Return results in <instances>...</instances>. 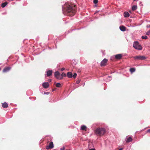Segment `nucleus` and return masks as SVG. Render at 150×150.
Instances as JSON below:
<instances>
[{"label":"nucleus","mask_w":150,"mask_h":150,"mask_svg":"<svg viewBox=\"0 0 150 150\" xmlns=\"http://www.w3.org/2000/svg\"><path fill=\"white\" fill-rule=\"evenodd\" d=\"M63 13L67 15L72 16H74L76 12V6L70 3H66L62 6Z\"/></svg>","instance_id":"nucleus-1"},{"label":"nucleus","mask_w":150,"mask_h":150,"mask_svg":"<svg viewBox=\"0 0 150 150\" xmlns=\"http://www.w3.org/2000/svg\"><path fill=\"white\" fill-rule=\"evenodd\" d=\"M105 133V130L104 128H97L95 131V133L98 136H102Z\"/></svg>","instance_id":"nucleus-2"},{"label":"nucleus","mask_w":150,"mask_h":150,"mask_svg":"<svg viewBox=\"0 0 150 150\" xmlns=\"http://www.w3.org/2000/svg\"><path fill=\"white\" fill-rule=\"evenodd\" d=\"M133 47L136 49L141 50L142 47L138 42H135L133 45Z\"/></svg>","instance_id":"nucleus-3"},{"label":"nucleus","mask_w":150,"mask_h":150,"mask_svg":"<svg viewBox=\"0 0 150 150\" xmlns=\"http://www.w3.org/2000/svg\"><path fill=\"white\" fill-rule=\"evenodd\" d=\"M134 58L135 59L143 60L146 59V57L144 56H137L134 57Z\"/></svg>","instance_id":"nucleus-4"},{"label":"nucleus","mask_w":150,"mask_h":150,"mask_svg":"<svg viewBox=\"0 0 150 150\" xmlns=\"http://www.w3.org/2000/svg\"><path fill=\"white\" fill-rule=\"evenodd\" d=\"M108 59H104L101 62L100 66L101 67L105 66L106 65V63L108 62Z\"/></svg>","instance_id":"nucleus-5"},{"label":"nucleus","mask_w":150,"mask_h":150,"mask_svg":"<svg viewBox=\"0 0 150 150\" xmlns=\"http://www.w3.org/2000/svg\"><path fill=\"white\" fill-rule=\"evenodd\" d=\"M54 147V144L52 142H51L49 143V145L47 146H46V149H51Z\"/></svg>","instance_id":"nucleus-6"},{"label":"nucleus","mask_w":150,"mask_h":150,"mask_svg":"<svg viewBox=\"0 0 150 150\" xmlns=\"http://www.w3.org/2000/svg\"><path fill=\"white\" fill-rule=\"evenodd\" d=\"M11 67H5L3 70V72L6 73L9 71L11 69Z\"/></svg>","instance_id":"nucleus-7"},{"label":"nucleus","mask_w":150,"mask_h":150,"mask_svg":"<svg viewBox=\"0 0 150 150\" xmlns=\"http://www.w3.org/2000/svg\"><path fill=\"white\" fill-rule=\"evenodd\" d=\"M125 141L127 143H129L132 141V139L131 137L127 136L126 138Z\"/></svg>","instance_id":"nucleus-8"},{"label":"nucleus","mask_w":150,"mask_h":150,"mask_svg":"<svg viewBox=\"0 0 150 150\" xmlns=\"http://www.w3.org/2000/svg\"><path fill=\"white\" fill-rule=\"evenodd\" d=\"M54 75L57 79H58L60 76V74L58 71H57L54 73Z\"/></svg>","instance_id":"nucleus-9"},{"label":"nucleus","mask_w":150,"mask_h":150,"mask_svg":"<svg viewBox=\"0 0 150 150\" xmlns=\"http://www.w3.org/2000/svg\"><path fill=\"white\" fill-rule=\"evenodd\" d=\"M42 86L44 88H46L49 87V84L48 82H44L42 83Z\"/></svg>","instance_id":"nucleus-10"},{"label":"nucleus","mask_w":150,"mask_h":150,"mask_svg":"<svg viewBox=\"0 0 150 150\" xmlns=\"http://www.w3.org/2000/svg\"><path fill=\"white\" fill-rule=\"evenodd\" d=\"M122 56V55L121 54H119L115 55V57L116 59H121Z\"/></svg>","instance_id":"nucleus-11"},{"label":"nucleus","mask_w":150,"mask_h":150,"mask_svg":"<svg viewBox=\"0 0 150 150\" xmlns=\"http://www.w3.org/2000/svg\"><path fill=\"white\" fill-rule=\"evenodd\" d=\"M52 73V70H49L47 71V76H49L51 75Z\"/></svg>","instance_id":"nucleus-12"},{"label":"nucleus","mask_w":150,"mask_h":150,"mask_svg":"<svg viewBox=\"0 0 150 150\" xmlns=\"http://www.w3.org/2000/svg\"><path fill=\"white\" fill-rule=\"evenodd\" d=\"M2 107L4 108H6L8 107V105L6 103L4 102L2 103Z\"/></svg>","instance_id":"nucleus-13"},{"label":"nucleus","mask_w":150,"mask_h":150,"mask_svg":"<svg viewBox=\"0 0 150 150\" xmlns=\"http://www.w3.org/2000/svg\"><path fill=\"white\" fill-rule=\"evenodd\" d=\"M120 29L122 31H124L126 30V28L124 26H120Z\"/></svg>","instance_id":"nucleus-14"},{"label":"nucleus","mask_w":150,"mask_h":150,"mask_svg":"<svg viewBox=\"0 0 150 150\" xmlns=\"http://www.w3.org/2000/svg\"><path fill=\"white\" fill-rule=\"evenodd\" d=\"M67 75L69 78H71L72 77V74L71 72H68L67 74Z\"/></svg>","instance_id":"nucleus-15"},{"label":"nucleus","mask_w":150,"mask_h":150,"mask_svg":"<svg viewBox=\"0 0 150 150\" xmlns=\"http://www.w3.org/2000/svg\"><path fill=\"white\" fill-rule=\"evenodd\" d=\"M124 16L126 17H129V14L127 12H124Z\"/></svg>","instance_id":"nucleus-16"},{"label":"nucleus","mask_w":150,"mask_h":150,"mask_svg":"<svg viewBox=\"0 0 150 150\" xmlns=\"http://www.w3.org/2000/svg\"><path fill=\"white\" fill-rule=\"evenodd\" d=\"M8 4L7 2H5L4 3H3L1 4V7L2 8L4 7Z\"/></svg>","instance_id":"nucleus-17"},{"label":"nucleus","mask_w":150,"mask_h":150,"mask_svg":"<svg viewBox=\"0 0 150 150\" xmlns=\"http://www.w3.org/2000/svg\"><path fill=\"white\" fill-rule=\"evenodd\" d=\"M81 128L82 130H86V127L85 125L82 126L81 127Z\"/></svg>","instance_id":"nucleus-18"},{"label":"nucleus","mask_w":150,"mask_h":150,"mask_svg":"<svg viewBox=\"0 0 150 150\" xmlns=\"http://www.w3.org/2000/svg\"><path fill=\"white\" fill-rule=\"evenodd\" d=\"M137 9V6L135 5L133 6L132 9L133 11H134Z\"/></svg>","instance_id":"nucleus-19"},{"label":"nucleus","mask_w":150,"mask_h":150,"mask_svg":"<svg viewBox=\"0 0 150 150\" xmlns=\"http://www.w3.org/2000/svg\"><path fill=\"white\" fill-rule=\"evenodd\" d=\"M135 69L134 68H131L130 69V71L132 73L135 71Z\"/></svg>","instance_id":"nucleus-20"},{"label":"nucleus","mask_w":150,"mask_h":150,"mask_svg":"<svg viewBox=\"0 0 150 150\" xmlns=\"http://www.w3.org/2000/svg\"><path fill=\"white\" fill-rule=\"evenodd\" d=\"M56 86L57 87H60L61 86V85L60 83H57L56 84Z\"/></svg>","instance_id":"nucleus-21"},{"label":"nucleus","mask_w":150,"mask_h":150,"mask_svg":"<svg viewBox=\"0 0 150 150\" xmlns=\"http://www.w3.org/2000/svg\"><path fill=\"white\" fill-rule=\"evenodd\" d=\"M61 76H62L63 77H66V74L64 72H63L61 75H60Z\"/></svg>","instance_id":"nucleus-22"},{"label":"nucleus","mask_w":150,"mask_h":150,"mask_svg":"<svg viewBox=\"0 0 150 150\" xmlns=\"http://www.w3.org/2000/svg\"><path fill=\"white\" fill-rule=\"evenodd\" d=\"M142 38L143 39H146L147 38V37L146 36H142Z\"/></svg>","instance_id":"nucleus-23"},{"label":"nucleus","mask_w":150,"mask_h":150,"mask_svg":"<svg viewBox=\"0 0 150 150\" xmlns=\"http://www.w3.org/2000/svg\"><path fill=\"white\" fill-rule=\"evenodd\" d=\"M98 2V0H93V3L95 4H97Z\"/></svg>","instance_id":"nucleus-24"},{"label":"nucleus","mask_w":150,"mask_h":150,"mask_svg":"<svg viewBox=\"0 0 150 150\" xmlns=\"http://www.w3.org/2000/svg\"><path fill=\"white\" fill-rule=\"evenodd\" d=\"M76 75H77L76 74V73H74V74L73 75V76L74 78H75L76 77Z\"/></svg>","instance_id":"nucleus-25"},{"label":"nucleus","mask_w":150,"mask_h":150,"mask_svg":"<svg viewBox=\"0 0 150 150\" xmlns=\"http://www.w3.org/2000/svg\"><path fill=\"white\" fill-rule=\"evenodd\" d=\"M80 81L81 80H78L76 81V83L79 84L80 82Z\"/></svg>","instance_id":"nucleus-26"},{"label":"nucleus","mask_w":150,"mask_h":150,"mask_svg":"<svg viewBox=\"0 0 150 150\" xmlns=\"http://www.w3.org/2000/svg\"><path fill=\"white\" fill-rule=\"evenodd\" d=\"M63 78V77L62 76H61L60 75V77L59 78V79H58L59 80H61Z\"/></svg>","instance_id":"nucleus-27"},{"label":"nucleus","mask_w":150,"mask_h":150,"mask_svg":"<svg viewBox=\"0 0 150 150\" xmlns=\"http://www.w3.org/2000/svg\"><path fill=\"white\" fill-rule=\"evenodd\" d=\"M146 34L147 35H149L150 34V30L148 31L146 33Z\"/></svg>","instance_id":"nucleus-28"},{"label":"nucleus","mask_w":150,"mask_h":150,"mask_svg":"<svg viewBox=\"0 0 150 150\" xmlns=\"http://www.w3.org/2000/svg\"><path fill=\"white\" fill-rule=\"evenodd\" d=\"M65 69V68H62L61 69V70L62 71H64V70Z\"/></svg>","instance_id":"nucleus-29"},{"label":"nucleus","mask_w":150,"mask_h":150,"mask_svg":"<svg viewBox=\"0 0 150 150\" xmlns=\"http://www.w3.org/2000/svg\"><path fill=\"white\" fill-rule=\"evenodd\" d=\"M147 132L150 133V129H149L147 130Z\"/></svg>","instance_id":"nucleus-30"},{"label":"nucleus","mask_w":150,"mask_h":150,"mask_svg":"<svg viewBox=\"0 0 150 150\" xmlns=\"http://www.w3.org/2000/svg\"><path fill=\"white\" fill-rule=\"evenodd\" d=\"M65 150V148L64 147L63 148H61L60 149V150Z\"/></svg>","instance_id":"nucleus-31"},{"label":"nucleus","mask_w":150,"mask_h":150,"mask_svg":"<svg viewBox=\"0 0 150 150\" xmlns=\"http://www.w3.org/2000/svg\"><path fill=\"white\" fill-rule=\"evenodd\" d=\"M147 27L148 28H149L150 27V25H147Z\"/></svg>","instance_id":"nucleus-32"},{"label":"nucleus","mask_w":150,"mask_h":150,"mask_svg":"<svg viewBox=\"0 0 150 150\" xmlns=\"http://www.w3.org/2000/svg\"><path fill=\"white\" fill-rule=\"evenodd\" d=\"M88 150H96L95 149H90Z\"/></svg>","instance_id":"nucleus-33"},{"label":"nucleus","mask_w":150,"mask_h":150,"mask_svg":"<svg viewBox=\"0 0 150 150\" xmlns=\"http://www.w3.org/2000/svg\"><path fill=\"white\" fill-rule=\"evenodd\" d=\"M52 81V80L51 79H49L48 80V81L49 82H51Z\"/></svg>","instance_id":"nucleus-34"},{"label":"nucleus","mask_w":150,"mask_h":150,"mask_svg":"<svg viewBox=\"0 0 150 150\" xmlns=\"http://www.w3.org/2000/svg\"><path fill=\"white\" fill-rule=\"evenodd\" d=\"M55 90V89H52V91H54Z\"/></svg>","instance_id":"nucleus-35"},{"label":"nucleus","mask_w":150,"mask_h":150,"mask_svg":"<svg viewBox=\"0 0 150 150\" xmlns=\"http://www.w3.org/2000/svg\"><path fill=\"white\" fill-rule=\"evenodd\" d=\"M122 149H120L119 150H122Z\"/></svg>","instance_id":"nucleus-36"},{"label":"nucleus","mask_w":150,"mask_h":150,"mask_svg":"<svg viewBox=\"0 0 150 150\" xmlns=\"http://www.w3.org/2000/svg\"><path fill=\"white\" fill-rule=\"evenodd\" d=\"M136 0H134V1H136Z\"/></svg>","instance_id":"nucleus-37"},{"label":"nucleus","mask_w":150,"mask_h":150,"mask_svg":"<svg viewBox=\"0 0 150 150\" xmlns=\"http://www.w3.org/2000/svg\"><path fill=\"white\" fill-rule=\"evenodd\" d=\"M47 94H48V93H48V92H47Z\"/></svg>","instance_id":"nucleus-38"},{"label":"nucleus","mask_w":150,"mask_h":150,"mask_svg":"<svg viewBox=\"0 0 150 150\" xmlns=\"http://www.w3.org/2000/svg\"><path fill=\"white\" fill-rule=\"evenodd\" d=\"M1 68H0V70H1Z\"/></svg>","instance_id":"nucleus-39"}]
</instances>
